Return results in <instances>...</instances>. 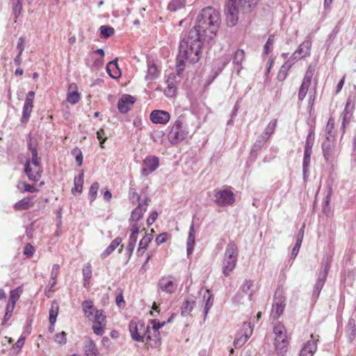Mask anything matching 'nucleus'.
Returning <instances> with one entry per match:
<instances>
[{
    "label": "nucleus",
    "mask_w": 356,
    "mask_h": 356,
    "mask_svg": "<svg viewBox=\"0 0 356 356\" xmlns=\"http://www.w3.org/2000/svg\"><path fill=\"white\" fill-rule=\"evenodd\" d=\"M136 102V98L131 95L125 94L118 100V108L121 113H127L131 110V106Z\"/></svg>",
    "instance_id": "16"
},
{
    "label": "nucleus",
    "mask_w": 356,
    "mask_h": 356,
    "mask_svg": "<svg viewBox=\"0 0 356 356\" xmlns=\"http://www.w3.org/2000/svg\"><path fill=\"white\" fill-rule=\"evenodd\" d=\"M187 129V126L184 122V118L179 116L175 122L168 134L169 142L172 145H177L186 139L188 134Z\"/></svg>",
    "instance_id": "6"
},
{
    "label": "nucleus",
    "mask_w": 356,
    "mask_h": 356,
    "mask_svg": "<svg viewBox=\"0 0 356 356\" xmlns=\"http://www.w3.org/2000/svg\"><path fill=\"white\" fill-rule=\"evenodd\" d=\"M13 13L15 18V22H16V19L20 15L22 10V0H11Z\"/></svg>",
    "instance_id": "40"
},
{
    "label": "nucleus",
    "mask_w": 356,
    "mask_h": 356,
    "mask_svg": "<svg viewBox=\"0 0 356 356\" xmlns=\"http://www.w3.org/2000/svg\"><path fill=\"white\" fill-rule=\"evenodd\" d=\"M83 171L81 170L79 177H75L74 179V187L72 189V193L75 192L81 193L83 189Z\"/></svg>",
    "instance_id": "36"
},
{
    "label": "nucleus",
    "mask_w": 356,
    "mask_h": 356,
    "mask_svg": "<svg viewBox=\"0 0 356 356\" xmlns=\"http://www.w3.org/2000/svg\"><path fill=\"white\" fill-rule=\"evenodd\" d=\"M316 350V342L314 340L308 341L301 349L299 356H313Z\"/></svg>",
    "instance_id": "23"
},
{
    "label": "nucleus",
    "mask_w": 356,
    "mask_h": 356,
    "mask_svg": "<svg viewBox=\"0 0 356 356\" xmlns=\"http://www.w3.org/2000/svg\"><path fill=\"white\" fill-rule=\"evenodd\" d=\"M238 259V248L234 241H230L225 249V257L222 261V273L225 277L235 268Z\"/></svg>",
    "instance_id": "5"
},
{
    "label": "nucleus",
    "mask_w": 356,
    "mask_h": 356,
    "mask_svg": "<svg viewBox=\"0 0 356 356\" xmlns=\"http://www.w3.org/2000/svg\"><path fill=\"white\" fill-rule=\"evenodd\" d=\"M275 350L278 356H284L288 351L289 340L285 326L277 322L273 326Z\"/></svg>",
    "instance_id": "4"
},
{
    "label": "nucleus",
    "mask_w": 356,
    "mask_h": 356,
    "mask_svg": "<svg viewBox=\"0 0 356 356\" xmlns=\"http://www.w3.org/2000/svg\"><path fill=\"white\" fill-rule=\"evenodd\" d=\"M35 252L34 247L31 243L26 244L24 248V254L28 257H31Z\"/></svg>",
    "instance_id": "64"
},
{
    "label": "nucleus",
    "mask_w": 356,
    "mask_h": 356,
    "mask_svg": "<svg viewBox=\"0 0 356 356\" xmlns=\"http://www.w3.org/2000/svg\"><path fill=\"white\" fill-rule=\"evenodd\" d=\"M268 139V137H266L264 134L259 136L252 147L251 154H252L254 152L259 151L261 149V147L264 145V144L266 143Z\"/></svg>",
    "instance_id": "34"
},
{
    "label": "nucleus",
    "mask_w": 356,
    "mask_h": 356,
    "mask_svg": "<svg viewBox=\"0 0 356 356\" xmlns=\"http://www.w3.org/2000/svg\"><path fill=\"white\" fill-rule=\"evenodd\" d=\"M83 350L86 356H100L95 342L90 339L86 341Z\"/></svg>",
    "instance_id": "26"
},
{
    "label": "nucleus",
    "mask_w": 356,
    "mask_h": 356,
    "mask_svg": "<svg viewBox=\"0 0 356 356\" xmlns=\"http://www.w3.org/2000/svg\"><path fill=\"white\" fill-rule=\"evenodd\" d=\"M332 194V188L330 186L327 188L326 195H325L323 202V211L324 213H327V212L330 211L328 207H329V204L330 202Z\"/></svg>",
    "instance_id": "45"
},
{
    "label": "nucleus",
    "mask_w": 356,
    "mask_h": 356,
    "mask_svg": "<svg viewBox=\"0 0 356 356\" xmlns=\"http://www.w3.org/2000/svg\"><path fill=\"white\" fill-rule=\"evenodd\" d=\"M245 51L241 49L235 51L232 56V64L238 75L239 74L241 70L243 69L242 63L245 60Z\"/></svg>",
    "instance_id": "18"
},
{
    "label": "nucleus",
    "mask_w": 356,
    "mask_h": 356,
    "mask_svg": "<svg viewBox=\"0 0 356 356\" xmlns=\"http://www.w3.org/2000/svg\"><path fill=\"white\" fill-rule=\"evenodd\" d=\"M206 292L209 293V296L207 298L206 302H205V305H204V320H205L207 318V314H208L210 309L213 306V301H214L213 295L212 293H210L209 290L207 289Z\"/></svg>",
    "instance_id": "44"
},
{
    "label": "nucleus",
    "mask_w": 356,
    "mask_h": 356,
    "mask_svg": "<svg viewBox=\"0 0 356 356\" xmlns=\"http://www.w3.org/2000/svg\"><path fill=\"white\" fill-rule=\"evenodd\" d=\"M230 60L231 58L229 56L225 55L213 61V67L207 80V85L211 84L213 81Z\"/></svg>",
    "instance_id": "10"
},
{
    "label": "nucleus",
    "mask_w": 356,
    "mask_h": 356,
    "mask_svg": "<svg viewBox=\"0 0 356 356\" xmlns=\"http://www.w3.org/2000/svg\"><path fill=\"white\" fill-rule=\"evenodd\" d=\"M258 0H228L225 8L227 24L235 26L238 20L239 13L248 14L255 7Z\"/></svg>",
    "instance_id": "3"
},
{
    "label": "nucleus",
    "mask_w": 356,
    "mask_h": 356,
    "mask_svg": "<svg viewBox=\"0 0 356 356\" xmlns=\"http://www.w3.org/2000/svg\"><path fill=\"white\" fill-rule=\"evenodd\" d=\"M19 298V294L17 292V290H12L10 291L8 305L15 307L16 302Z\"/></svg>",
    "instance_id": "62"
},
{
    "label": "nucleus",
    "mask_w": 356,
    "mask_h": 356,
    "mask_svg": "<svg viewBox=\"0 0 356 356\" xmlns=\"http://www.w3.org/2000/svg\"><path fill=\"white\" fill-rule=\"evenodd\" d=\"M195 303V297L193 296H188L185 300L184 301L181 307V314L182 316H187L189 314L194 307Z\"/></svg>",
    "instance_id": "22"
},
{
    "label": "nucleus",
    "mask_w": 356,
    "mask_h": 356,
    "mask_svg": "<svg viewBox=\"0 0 356 356\" xmlns=\"http://www.w3.org/2000/svg\"><path fill=\"white\" fill-rule=\"evenodd\" d=\"M34 203L30 197H24L17 202L13 207L16 211H24L31 208Z\"/></svg>",
    "instance_id": "28"
},
{
    "label": "nucleus",
    "mask_w": 356,
    "mask_h": 356,
    "mask_svg": "<svg viewBox=\"0 0 356 356\" xmlns=\"http://www.w3.org/2000/svg\"><path fill=\"white\" fill-rule=\"evenodd\" d=\"M220 22V13L209 6L201 10L197 17L195 25L192 29L198 31V33L209 42L216 36Z\"/></svg>",
    "instance_id": "2"
},
{
    "label": "nucleus",
    "mask_w": 356,
    "mask_h": 356,
    "mask_svg": "<svg viewBox=\"0 0 356 356\" xmlns=\"http://www.w3.org/2000/svg\"><path fill=\"white\" fill-rule=\"evenodd\" d=\"M330 265H331L330 261L329 260V259H327L325 262L322 264L321 270L319 273L318 277L317 280H321L322 282H325L327 277L328 271L330 268Z\"/></svg>",
    "instance_id": "38"
},
{
    "label": "nucleus",
    "mask_w": 356,
    "mask_h": 356,
    "mask_svg": "<svg viewBox=\"0 0 356 356\" xmlns=\"http://www.w3.org/2000/svg\"><path fill=\"white\" fill-rule=\"evenodd\" d=\"M31 163V160L27 159L24 165V172L31 181H38L40 178V175L38 172L33 173L32 172Z\"/></svg>",
    "instance_id": "32"
},
{
    "label": "nucleus",
    "mask_w": 356,
    "mask_h": 356,
    "mask_svg": "<svg viewBox=\"0 0 356 356\" xmlns=\"http://www.w3.org/2000/svg\"><path fill=\"white\" fill-rule=\"evenodd\" d=\"M54 341L60 344L65 345L67 343V333L64 331L58 332L54 336Z\"/></svg>",
    "instance_id": "58"
},
{
    "label": "nucleus",
    "mask_w": 356,
    "mask_h": 356,
    "mask_svg": "<svg viewBox=\"0 0 356 356\" xmlns=\"http://www.w3.org/2000/svg\"><path fill=\"white\" fill-rule=\"evenodd\" d=\"M82 273L83 276V286L85 288H88L90 284V280L92 277L91 265L89 264L84 265L82 269Z\"/></svg>",
    "instance_id": "33"
},
{
    "label": "nucleus",
    "mask_w": 356,
    "mask_h": 356,
    "mask_svg": "<svg viewBox=\"0 0 356 356\" xmlns=\"http://www.w3.org/2000/svg\"><path fill=\"white\" fill-rule=\"evenodd\" d=\"M275 41V36L274 35H270L266 44L264 46V51L263 53L264 54H268L272 49Z\"/></svg>",
    "instance_id": "53"
},
{
    "label": "nucleus",
    "mask_w": 356,
    "mask_h": 356,
    "mask_svg": "<svg viewBox=\"0 0 356 356\" xmlns=\"http://www.w3.org/2000/svg\"><path fill=\"white\" fill-rule=\"evenodd\" d=\"M94 307L92 301L90 300H84L82 302V308L84 312V314L90 318L92 316V312L90 311Z\"/></svg>",
    "instance_id": "46"
},
{
    "label": "nucleus",
    "mask_w": 356,
    "mask_h": 356,
    "mask_svg": "<svg viewBox=\"0 0 356 356\" xmlns=\"http://www.w3.org/2000/svg\"><path fill=\"white\" fill-rule=\"evenodd\" d=\"M115 33L113 27L106 25H102L99 28V36L101 38L107 39L112 36Z\"/></svg>",
    "instance_id": "41"
},
{
    "label": "nucleus",
    "mask_w": 356,
    "mask_h": 356,
    "mask_svg": "<svg viewBox=\"0 0 356 356\" xmlns=\"http://www.w3.org/2000/svg\"><path fill=\"white\" fill-rule=\"evenodd\" d=\"M334 127V121L333 119L330 118L327 121V125H326V132L327 136H330V138H332V140H334V134L333 133V129Z\"/></svg>",
    "instance_id": "61"
},
{
    "label": "nucleus",
    "mask_w": 356,
    "mask_h": 356,
    "mask_svg": "<svg viewBox=\"0 0 356 356\" xmlns=\"http://www.w3.org/2000/svg\"><path fill=\"white\" fill-rule=\"evenodd\" d=\"M253 286V282L251 280H245L243 284L241 285L240 288V291L243 293L248 294L249 298H250L252 296V291L250 293L249 291L251 289V287Z\"/></svg>",
    "instance_id": "49"
},
{
    "label": "nucleus",
    "mask_w": 356,
    "mask_h": 356,
    "mask_svg": "<svg viewBox=\"0 0 356 356\" xmlns=\"http://www.w3.org/2000/svg\"><path fill=\"white\" fill-rule=\"evenodd\" d=\"M195 243V231L194 229V222H192L187 238V254L190 255L193 252L194 246Z\"/></svg>",
    "instance_id": "25"
},
{
    "label": "nucleus",
    "mask_w": 356,
    "mask_h": 356,
    "mask_svg": "<svg viewBox=\"0 0 356 356\" xmlns=\"http://www.w3.org/2000/svg\"><path fill=\"white\" fill-rule=\"evenodd\" d=\"M33 104L24 102L21 118L22 123H26L33 111Z\"/></svg>",
    "instance_id": "39"
},
{
    "label": "nucleus",
    "mask_w": 356,
    "mask_h": 356,
    "mask_svg": "<svg viewBox=\"0 0 356 356\" xmlns=\"http://www.w3.org/2000/svg\"><path fill=\"white\" fill-rule=\"evenodd\" d=\"M106 72L113 79H117L120 76L121 72L118 65V58L107 64Z\"/></svg>",
    "instance_id": "24"
},
{
    "label": "nucleus",
    "mask_w": 356,
    "mask_h": 356,
    "mask_svg": "<svg viewBox=\"0 0 356 356\" xmlns=\"http://www.w3.org/2000/svg\"><path fill=\"white\" fill-rule=\"evenodd\" d=\"M312 41L311 40H305L302 42L298 47L297 52H299V55H302L304 58L309 56L311 53Z\"/></svg>",
    "instance_id": "30"
},
{
    "label": "nucleus",
    "mask_w": 356,
    "mask_h": 356,
    "mask_svg": "<svg viewBox=\"0 0 356 356\" xmlns=\"http://www.w3.org/2000/svg\"><path fill=\"white\" fill-rule=\"evenodd\" d=\"M213 201L219 207L229 206L234 203L235 195L229 188H224L216 192Z\"/></svg>",
    "instance_id": "9"
},
{
    "label": "nucleus",
    "mask_w": 356,
    "mask_h": 356,
    "mask_svg": "<svg viewBox=\"0 0 356 356\" xmlns=\"http://www.w3.org/2000/svg\"><path fill=\"white\" fill-rule=\"evenodd\" d=\"M304 229H305V225H303L300 229L298 234L297 235L296 244L291 250V256L293 258H295L298 254V252H299V250H300V248L301 246L302 241L303 239V236H304V232H305Z\"/></svg>",
    "instance_id": "31"
},
{
    "label": "nucleus",
    "mask_w": 356,
    "mask_h": 356,
    "mask_svg": "<svg viewBox=\"0 0 356 356\" xmlns=\"http://www.w3.org/2000/svg\"><path fill=\"white\" fill-rule=\"evenodd\" d=\"M71 153L74 156L78 166H81L83 163V154L81 150L78 147H75L72 150Z\"/></svg>",
    "instance_id": "55"
},
{
    "label": "nucleus",
    "mask_w": 356,
    "mask_h": 356,
    "mask_svg": "<svg viewBox=\"0 0 356 356\" xmlns=\"http://www.w3.org/2000/svg\"><path fill=\"white\" fill-rule=\"evenodd\" d=\"M122 239V238L118 236L115 239H113L110 245L106 248V250L101 254V257L102 259L106 258L109 256L121 243Z\"/></svg>",
    "instance_id": "27"
},
{
    "label": "nucleus",
    "mask_w": 356,
    "mask_h": 356,
    "mask_svg": "<svg viewBox=\"0 0 356 356\" xmlns=\"http://www.w3.org/2000/svg\"><path fill=\"white\" fill-rule=\"evenodd\" d=\"M129 198L130 201L134 204L136 202H143V200L140 199V195L134 188H130L129 191Z\"/></svg>",
    "instance_id": "56"
},
{
    "label": "nucleus",
    "mask_w": 356,
    "mask_h": 356,
    "mask_svg": "<svg viewBox=\"0 0 356 356\" xmlns=\"http://www.w3.org/2000/svg\"><path fill=\"white\" fill-rule=\"evenodd\" d=\"M325 282H322L321 280H317L315 285H314V289L312 293V297L314 299H317L320 295V293L324 286Z\"/></svg>",
    "instance_id": "60"
},
{
    "label": "nucleus",
    "mask_w": 356,
    "mask_h": 356,
    "mask_svg": "<svg viewBox=\"0 0 356 356\" xmlns=\"http://www.w3.org/2000/svg\"><path fill=\"white\" fill-rule=\"evenodd\" d=\"M185 0H171L168 3V9L171 12H175L185 7Z\"/></svg>",
    "instance_id": "42"
},
{
    "label": "nucleus",
    "mask_w": 356,
    "mask_h": 356,
    "mask_svg": "<svg viewBox=\"0 0 356 356\" xmlns=\"http://www.w3.org/2000/svg\"><path fill=\"white\" fill-rule=\"evenodd\" d=\"M150 120L154 124H166L170 120V114L163 110H154L149 115Z\"/></svg>",
    "instance_id": "15"
},
{
    "label": "nucleus",
    "mask_w": 356,
    "mask_h": 356,
    "mask_svg": "<svg viewBox=\"0 0 356 356\" xmlns=\"http://www.w3.org/2000/svg\"><path fill=\"white\" fill-rule=\"evenodd\" d=\"M146 341L148 346L152 348H157L160 347L161 345V337L160 332H151L149 330V333L146 334Z\"/></svg>",
    "instance_id": "20"
},
{
    "label": "nucleus",
    "mask_w": 356,
    "mask_h": 356,
    "mask_svg": "<svg viewBox=\"0 0 356 356\" xmlns=\"http://www.w3.org/2000/svg\"><path fill=\"white\" fill-rule=\"evenodd\" d=\"M151 324L152 325V331L154 332H159V329L163 327L165 324V321L159 322L157 321L156 319H152L150 321Z\"/></svg>",
    "instance_id": "63"
},
{
    "label": "nucleus",
    "mask_w": 356,
    "mask_h": 356,
    "mask_svg": "<svg viewBox=\"0 0 356 356\" xmlns=\"http://www.w3.org/2000/svg\"><path fill=\"white\" fill-rule=\"evenodd\" d=\"M25 342V337L23 336H21L19 339L17 341V342L12 347V351H13V354L16 355L17 354L19 350L23 347Z\"/></svg>",
    "instance_id": "57"
},
{
    "label": "nucleus",
    "mask_w": 356,
    "mask_h": 356,
    "mask_svg": "<svg viewBox=\"0 0 356 356\" xmlns=\"http://www.w3.org/2000/svg\"><path fill=\"white\" fill-rule=\"evenodd\" d=\"M314 141V133L312 130H311L307 135L304 150L312 151Z\"/></svg>",
    "instance_id": "52"
},
{
    "label": "nucleus",
    "mask_w": 356,
    "mask_h": 356,
    "mask_svg": "<svg viewBox=\"0 0 356 356\" xmlns=\"http://www.w3.org/2000/svg\"><path fill=\"white\" fill-rule=\"evenodd\" d=\"M59 305L58 303L54 300L51 303V309H49V324L56 323V318L58 314Z\"/></svg>",
    "instance_id": "37"
},
{
    "label": "nucleus",
    "mask_w": 356,
    "mask_h": 356,
    "mask_svg": "<svg viewBox=\"0 0 356 356\" xmlns=\"http://www.w3.org/2000/svg\"><path fill=\"white\" fill-rule=\"evenodd\" d=\"M291 67V63H289V62H286L284 65H282L277 75V79L280 81H283L286 78L288 71Z\"/></svg>",
    "instance_id": "43"
},
{
    "label": "nucleus",
    "mask_w": 356,
    "mask_h": 356,
    "mask_svg": "<svg viewBox=\"0 0 356 356\" xmlns=\"http://www.w3.org/2000/svg\"><path fill=\"white\" fill-rule=\"evenodd\" d=\"M149 202L150 199L147 197L143 200V202H140L137 207L131 211L129 221H139L143 218L144 213L147 211Z\"/></svg>",
    "instance_id": "14"
},
{
    "label": "nucleus",
    "mask_w": 356,
    "mask_h": 356,
    "mask_svg": "<svg viewBox=\"0 0 356 356\" xmlns=\"http://www.w3.org/2000/svg\"><path fill=\"white\" fill-rule=\"evenodd\" d=\"M99 188V183L97 181L92 183V185L90 186L88 193V198L90 203L93 202L96 199Z\"/></svg>",
    "instance_id": "47"
},
{
    "label": "nucleus",
    "mask_w": 356,
    "mask_h": 356,
    "mask_svg": "<svg viewBox=\"0 0 356 356\" xmlns=\"http://www.w3.org/2000/svg\"><path fill=\"white\" fill-rule=\"evenodd\" d=\"M277 119H274L268 123V124L267 125L264 130V136L266 135V137L269 138L274 133L275 127H277Z\"/></svg>",
    "instance_id": "51"
},
{
    "label": "nucleus",
    "mask_w": 356,
    "mask_h": 356,
    "mask_svg": "<svg viewBox=\"0 0 356 356\" xmlns=\"http://www.w3.org/2000/svg\"><path fill=\"white\" fill-rule=\"evenodd\" d=\"M286 298L284 296V291L282 286H280L277 288L272 306V310L270 317L273 320H277L283 314L284 308L286 307Z\"/></svg>",
    "instance_id": "7"
},
{
    "label": "nucleus",
    "mask_w": 356,
    "mask_h": 356,
    "mask_svg": "<svg viewBox=\"0 0 356 356\" xmlns=\"http://www.w3.org/2000/svg\"><path fill=\"white\" fill-rule=\"evenodd\" d=\"M159 75V71L153 60H147V72L145 76L146 81H153Z\"/></svg>",
    "instance_id": "21"
},
{
    "label": "nucleus",
    "mask_w": 356,
    "mask_h": 356,
    "mask_svg": "<svg viewBox=\"0 0 356 356\" xmlns=\"http://www.w3.org/2000/svg\"><path fill=\"white\" fill-rule=\"evenodd\" d=\"M205 41L208 40L200 35L196 29H191L188 34L181 40L176 63L178 74L184 70L185 60L191 63H196L200 60L202 45Z\"/></svg>",
    "instance_id": "1"
},
{
    "label": "nucleus",
    "mask_w": 356,
    "mask_h": 356,
    "mask_svg": "<svg viewBox=\"0 0 356 356\" xmlns=\"http://www.w3.org/2000/svg\"><path fill=\"white\" fill-rule=\"evenodd\" d=\"M323 155L326 162L333 159L334 145L330 136H326V140L322 143Z\"/></svg>",
    "instance_id": "17"
},
{
    "label": "nucleus",
    "mask_w": 356,
    "mask_h": 356,
    "mask_svg": "<svg viewBox=\"0 0 356 356\" xmlns=\"http://www.w3.org/2000/svg\"><path fill=\"white\" fill-rule=\"evenodd\" d=\"M354 108V104H352L350 99H348L344 110L343 111V120L341 123V130L342 133L345 132V127L347 124L350 122V118L353 115V111Z\"/></svg>",
    "instance_id": "19"
},
{
    "label": "nucleus",
    "mask_w": 356,
    "mask_h": 356,
    "mask_svg": "<svg viewBox=\"0 0 356 356\" xmlns=\"http://www.w3.org/2000/svg\"><path fill=\"white\" fill-rule=\"evenodd\" d=\"M131 339L138 342H143L146 334L149 333V325H145L143 321L136 323L131 321L129 325Z\"/></svg>",
    "instance_id": "8"
},
{
    "label": "nucleus",
    "mask_w": 356,
    "mask_h": 356,
    "mask_svg": "<svg viewBox=\"0 0 356 356\" xmlns=\"http://www.w3.org/2000/svg\"><path fill=\"white\" fill-rule=\"evenodd\" d=\"M312 154V151L304 150V157L302 161V174H303V179L305 181L307 180L309 171V167L310 164V158Z\"/></svg>",
    "instance_id": "29"
},
{
    "label": "nucleus",
    "mask_w": 356,
    "mask_h": 356,
    "mask_svg": "<svg viewBox=\"0 0 356 356\" xmlns=\"http://www.w3.org/2000/svg\"><path fill=\"white\" fill-rule=\"evenodd\" d=\"M243 329L245 330L243 334H238L234 341V346L236 348H241L248 341L252 332L250 323H243Z\"/></svg>",
    "instance_id": "12"
},
{
    "label": "nucleus",
    "mask_w": 356,
    "mask_h": 356,
    "mask_svg": "<svg viewBox=\"0 0 356 356\" xmlns=\"http://www.w3.org/2000/svg\"><path fill=\"white\" fill-rule=\"evenodd\" d=\"M14 309V306H11L7 304L6 307V313L1 323L2 325H4L10 320V318L12 316Z\"/></svg>",
    "instance_id": "59"
},
{
    "label": "nucleus",
    "mask_w": 356,
    "mask_h": 356,
    "mask_svg": "<svg viewBox=\"0 0 356 356\" xmlns=\"http://www.w3.org/2000/svg\"><path fill=\"white\" fill-rule=\"evenodd\" d=\"M38 140L36 138H34L31 136V134H29L27 138V148L31 152H33V151H38Z\"/></svg>",
    "instance_id": "48"
},
{
    "label": "nucleus",
    "mask_w": 356,
    "mask_h": 356,
    "mask_svg": "<svg viewBox=\"0 0 356 356\" xmlns=\"http://www.w3.org/2000/svg\"><path fill=\"white\" fill-rule=\"evenodd\" d=\"M72 88H75V90L71 92H69L67 95V101L71 104H76L80 100V95L76 90V86L74 83H72L70 86V89Z\"/></svg>",
    "instance_id": "35"
},
{
    "label": "nucleus",
    "mask_w": 356,
    "mask_h": 356,
    "mask_svg": "<svg viewBox=\"0 0 356 356\" xmlns=\"http://www.w3.org/2000/svg\"><path fill=\"white\" fill-rule=\"evenodd\" d=\"M159 166V159L156 156H148L143 161L141 173L143 176H147L154 172Z\"/></svg>",
    "instance_id": "11"
},
{
    "label": "nucleus",
    "mask_w": 356,
    "mask_h": 356,
    "mask_svg": "<svg viewBox=\"0 0 356 356\" xmlns=\"http://www.w3.org/2000/svg\"><path fill=\"white\" fill-rule=\"evenodd\" d=\"M106 316L104 315V310L97 309L95 312L94 316V323L95 324H106Z\"/></svg>",
    "instance_id": "50"
},
{
    "label": "nucleus",
    "mask_w": 356,
    "mask_h": 356,
    "mask_svg": "<svg viewBox=\"0 0 356 356\" xmlns=\"http://www.w3.org/2000/svg\"><path fill=\"white\" fill-rule=\"evenodd\" d=\"M158 288L167 293L172 294L177 289V284L172 280V277H162L158 282Z\"/></svg>",
    "instance_id": "13"
},
{
    "label": "nucleus",
    "mask_w": 356,
    "mask_h": 356,
    "mask_svg": "<svg viewBox=\"0 0 356 356\" xmlns=\"http://www.w3.org/2000/svg\"><path fill=\"white\" fill-rule=\"evenodd\" d=\"M153 239V236L152 234H146L144 237L140 241L139 245L140 246V249L147 250L149 243Z\"/></svg>",
    "instance_id": "54"
}]
</instances>
